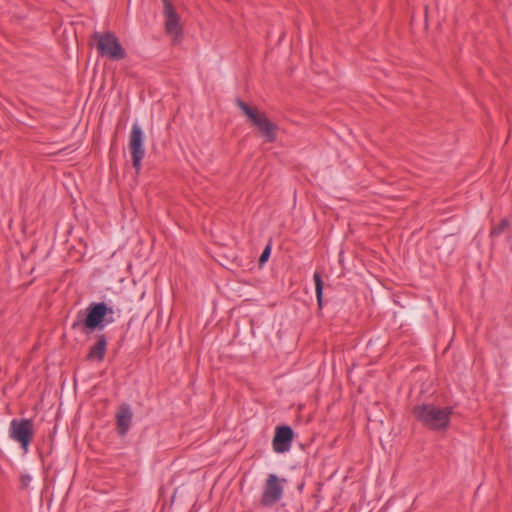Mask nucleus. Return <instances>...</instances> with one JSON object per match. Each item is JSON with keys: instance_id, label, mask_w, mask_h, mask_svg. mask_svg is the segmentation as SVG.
Masks as SVG:
<instances>
[{"instance_id": "obj_1", "label": "nucleus", "mask_w": 512, "mask_h": 512, "mask_svg": "<svg viewBox=\"0 0 512 512\" xmlns=\"http://www.w3.org/2000/svg\"><path fill=\"white\" fill-rule=\"evenodd\" d=\"M114 311L105 302H92L85 310L78 313V319L72 324V329L81 327L85 333L103 329L107 324L114 321Z\"/></svg>"}, {"instance_id": "obj_2", "label": "nucleus", "mask_w": 512, "mask_h": 512, "mask_svg": "<svg viewBox=\"0 0 512 512\" xmlns=\"http://www.w3.org/2000/svg\"><path fill=\"white\" fill-rule=\"evenodd\" d=\"M413 415L424 426L431 430H445L450 423L452 409L440 408L433 404H422L413 408Z\"/></svg>"}, {"instance_id": "obj_3", "label": "nucleus", "mask_w": 512, "mask_h": 512, "mask_svg": "<svg viewBox=\"0 0 512 512\" xmlns=\"http://www.w3.org/2000/svg\"><path fill=\"white\" fill-rule=\"evenodd\" d=\"M237 106L249 118L254 126L258 128L267 142H274L277 137L278 127L272 123L267 116L257 108L249 106L244 101L237 99Z\"/></svg>"}, {"instance_id": "obj_4", "label": "nucleus", "mask_w": 512, "mask_h": 512, "mask_svg": "<svg viewBox=\"0 0 512 512\" xmlns=\"http://www.w3.org/2000/svg\"><path fill=\"white\" fill-rule=\"evenodd\" d=\"M92 38L101 56H107L113 60H122L126 57V52L114 33L95 32Z\"/></svg>"}, {"instance_id": "obj_5", "label": "nucleus", "mask_w": 512, "mask_h": 512, "mask_svg": "<svg viewBox=\"0 0 512 512\" xmlns=\"http://www.w3.org/2000/svg\"><path fill=\"white\" fill-rule=\"evenodd\" d=\"M144 134L138 123H134L129 136V149L132 157V165L138 174L141 170V162L145 156L143 146Z\"/></svg>"}, {"instance_id": "obj_6", "label": "nucleus", "mask_w": 512, "mask_h": 512, "mask_svg": "<svg viewBox=\"0 0 512 512\" xmlns=\"http://www.w3.org/2000/svg\"><path fill=\"white\" fill-rule=\"evenodd\" d=\"M10 437L19 442L26 451L33 436V422L31 419H13L9 428Z\"/></svg>"}, {"instance_id": "obj_7", "label": "nucleus", "mask_w": 512, "mask_h": 512, "mask_svg": "<svg viewBox=\"0 0 512 512\" xmlns=\"http://www.w3.org/2000/svg\"><path fill=\"white\" fill-rule=\"evenodd\" d=\"M283 494V487L279 482V478L275 474L268 475L262 493L261 504L263 506H272L278 502Z\"/></svg>"}, {"instance_id": "obj_8", "label": "nucleus", "mask_w": 512, "mask_h": 512, "mask_svg": "<svg viewBox=\"0 0 512 512\" xmlns=\"http://www.w3.org/2000/svg\"><path fill=\"white\" fill-rule=\"evenodd\" d=\"M162 2L166 32L171 35L174 40H177V38L182 33V28L179 24L180 17L176 13L175 8L170 0H162Z\"/></svg>"}, {"instance_id": "obj_9", "label": "nucleus", "mask_w": 512, "mask_h": 512, "mask_svg": "<svg viewBox=\"0 0 512 512\" xmlns=\"http://www.w3.org/2000/svg\"><path fill=\"white\" fill-rule=\"evenodd\" d=\"M294 438L293 429L288 425L277 426L272 441L276 453H285L290 450Z\"/></svg>"}, {"instance_id": "obj_10", "label": "nucleus", "mask_w": 512, "mask_h": 512, "mask_svg": "<svg viewBox=\"0 0 512 512\" xmlns=\"http://www.w3.org/2000/svg\"><path fill=\"white\" fill-rule=\"evenodd\" d=\"M133 413L128 404H122L116 414L117 428L120 435H125L131 425Z\"/></svg>"}, {"instance_id": "obj_11", "label": "nucleus", "mask_w": 512, "mask_h": 512, "mask_svg": "<svg viewBox=\"0 0 512 512\" xmlns=\"http://www.w3.org/2000/svg\"><path fill=\"white\" fill-rule=\"evenodd\" d=\"M107 350V338L104 334H100L96 338V342L90 347L86 359L89 361H103Z\"/></svg>"}, {"instance_id": "obj_12", "label": "nucleus", "mask_w": 512, "mask_h": 512, "mask_svg": "<svg viewBox=\"0 0 512 512\" xmlns=\"http://www.w3.org/2000/svg\"><path fill=\"white\" fill-rule=\"evenodd\" d=\"M315 291L319 307L322 306L323 301V281L321 275L318 272L314 273Z\"/></svg>"}, {"instance_id": "obj_13", "label": "nucleus", "mask_w": 512, "mask_h": 512, "mask_svg": "<svg viewBox=\"0 0 512 512\" xmlns=\"http://www.w3.org/2000/svg\"><path fill=\"white\" fill-rule=\"evenodd\" d=\"M509 221L507 219H502L497 226H494L491 229V236H498L504 232V230L508 227Z\"/></svg>"}, {"instance_id": "obj_14", "label": "nucleus", "mask_w": 512, "mask_h": 512, "mask_svg": "<svg viewBox=\"0 0 512 512\" xmlns=\"http://www.w3.org/2000/svg\"><path fill=\"white\" fill-rule=\"evenodd\" d=\"M270 253H271V247L268 245L263 250V252H262V254H261L260 258H259V263L260 264L265 263L268 260V258L270 256Z\"/></svg>"}, {"instance_id": "obj_15", "label": "nucleus", "mask_w": 512, "mask_h": 512, "mask_svg": "<svg viewBox=\"0 0 512 512\" xmlns=\"http://www.w3.org/2000/svg\"><path fill=\"white\" fill-rule=\"evenodd\" d=\"M31 480L32 479L29 475H27V474L21 475V477H20L21 488L26 489L29 486Z\"/></svg>"}]
</instances>
